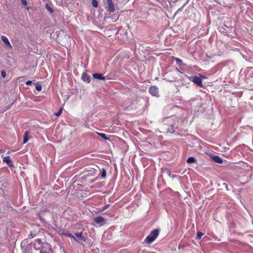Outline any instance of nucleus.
<instances>
[{
	"label": "nucleus",
	"instance_id": "f257e3e1",
	"mask_svg": "<svg viewBox=\"0 0 253 253\" xmlns=\"http://www.w3.org/2000/svg\"><path fill=\"white\" fill-rule=\"evenodd\" d=\"M159 234V230L156 229L153 230L145 239V242L150 244L155 241Z\"/></svg>",
	"mask_w": 253,
	"mask_h": 253
},
{
	"label": "nucleus",
	"instance_id": "f03ea898",
	"mask_svg": "<svg viewBox=\"0 0 253 253\" xmlns=\"http://www.w3.org/2000/svg\"><path fill=\"white\" fill-rule=\"evenodd\" d=\"M202 76H191L190 77V80L194 82L195 84H197L199 86H202V81L201 80Z\"/></svg>",
	"mask_w": 253,
	"mask_h": 253
},
{
	"label": "nucleus",
	"instance_id": "7ed1b4c3",
	"mask_svg": "<svg viewBox=\"0 0 253 253\" xmlns=\"http://www.w3.org/2000/svg\"><path fill=\"white\" fill-rule=\"evenodd\" d=\"M40 253H53L51 246L45 243L42 248Z\"/></svg>",
	"mask_w": 253,
	"mask_h": 253
},
{
	"label": "nucleus",
	"instance_id": "20e7f679",
	"mask_svg": "<svg viewBox=\"0 0 253 253\" xmlns=\"http://www.w3.org/2000/svg\"><path fill=\"white\" fill-rule=\"evenodd\" d=\"M44 244H42V241L40 239H38L35 241V242L33 245V247L34 249H35L36 250H40V249L41 250Z\"/></svg>",
	"mask_w": 253,
	"mask_h": 253
},
{
	"label": "nucleus",
	"instance_id": "39448f33",
	"mask_svg": "<svg viewBox=\"0 0 253 253\" xmlns=\"http://www.w3.org/2000/svg\"><path fill=\"white\" fill-rule=\"evenodd\" d=\"M94 221L95 223L101 226L105 224V219L102 216H97L94 218Z\"/></svg>",
	"mask_w": 253,
	"mask_h": 253
},
{
	"label": "nucleus",
	"instance_id": "423d86ee",
	"mask_svg": "<svg viewBox=\"0 0 253 253\" xmlns=\"http://www.w3.org/2000/svg\"><path fill=\"white\" fill-rule=\"evenodd\" d=\"M149 92L151 94L155 96H159V90L158 88L155 86H151L149 89Z\"/></svg>",
	"mask_w": 253,
	"mask_h": 253
},
{
	"label": "nucleus",
	"instance_id": "0eeeda50",
	"mask_svg": "<svg viewBox=\"0 0 253 253\" xmlns=\"http://www.w3.org/2000/svg\"><path fill=\"white\" fill-rule=\"evenodd\" d=\"M107 3L108 5V10L111 12H113L115 11L114 4L112 1V0H107Z\"/></svg>",
	"mask_w": 253,
	"mask_h": 253
},
{
	"label": "nucleus",
	"instance_id": "6e6552de",
	"mask_svg": "<svg viewBox=\"0 0 253 253\" xmlns=\"http://www.w3.org/2000/svg\"><path fill=\"white\" fill-rule=\"evenodd\" d=\"M1 40L5 44V45H6L9 48L11 49L12 48L11 43H10L8 39L6 37L2 36Z\"/></svg>",
	"mask_w": 253,
	"mask_h": 253
},
{
	"label": "nucleus",
	"instance_id": "1a4fd4ad",
	"mask_svg": "<svg viewBox=\"0 0 253 253\" xmlns=\"http://www.w3.org/2000/svg\"><path fill=\"white\" fill-rule=\"evenodd\" d=\"M119 35H120V36L122 35V37L121 38L122 39L124 40L125 38H126V32L124 30H119L118 31L117 35L118 38H119L120 37L119 36Z\"/></svg>",
	"mask_w": 253,
	"mask_h": 253
},
{
	"label": "nucleus",
	"instance_id": "9d476101",
	"mask_svg": "<svg viewBox=\"0 0 253 253\" xmlns=\"http://www.w3.org/2000/svg\"><path fill=\"white\" fill-rule=\"evenodd\" d=\"M211 157L215 162L218 164H222L223 163L222 159L218 156H213Z\"/></svg>",
	"mask_w": 253,
	"mask_h": 253
},
{
	"label": "nucleus",
	"instance_id": "9b49d317",
	"mask_svg": "<svg viewBox=\"0 0 253 253\" xmlns=\"http://www.w3.org/2000/svg\"><path fill=\"white\" fill-rule=\"evenodd\" d=\"M3 161L6 163L8 166H11L12 165V161L11 160L9 156H5L3 158Z\"/></svg>",
	"mask_w": 253,
	"mask_h": 253
},
{
	"label": "nucleus",
	"instance_id": "f8f14e48",
	"mask_svg": "<svg viewBox=\"0 0 253 253\" xmlns=\"http://www.w3.org/2000/svg\"><path fill=\"white\" fill-rule=\"evenodd\" d=\"M94 79H98V80H104L105 77H104L102 75L99 74H94L92 75Z\"/></svg>",
	"mask_w": 253,
	"mask_h": 253
},
{
	"label": "nucleus",
	"instance_id": "ddd939ff",
	"mask_svg": "<svg viewBox=\"0 0 253 253\" xmlns=\"http://www.w3.org/2000/svg\"><path fill=\"white\" fill-rule=\"evenodd\" d=\"M76 237L77 239L76 238V240L79 241V240L84 241V237L82 236V233H76L75 234Z\"/></svg>",
	"mask_w": 253,
	"mask_h": 253
},
{
	"label": "nucleus",
	"instance_id": "4468645a",
	"mask_svg": "<svg viewBox=\"0 0 253 253\" xmlns=\"http://www.w3.org/2000/svg\"><path fill=\"white\" fill-rule=\"evenodd\" d=\"M29 135V132L28 131H26L25 132L24 134V140H23V143L25 144L27 143L28 140H29V137L28 136Z\"/></svg>",
	"mask_w": 253,
	"mask_h": 253
},
{
	"label": "nucleus",
	"instance_id": "2eb2a0df",
	"mask_svg": "<svg viewBox=\"0 0 253 253\" xmlns=\"http://www.w3.org/2000/svg\"><path fill=\"white\" fill-rule=\"evenodd\" d=\"M187 163L189 164H193L196 163V160L194 157H191L187 159Z\"/></svg>",
	"mask_w": 253,
	"mask_h": 253
},
{
	"label": "nucleus",
	"instance_id": "dca6fc26",
	"mask_svg": "<svg viewBox=\"0 0 253 253\" xmlns=\"http://www.w3.org/2000/svg\"><path fill=\"white\" fill-rule=\"evenodd\" d=\"M98 135L100 136L101 137L103 138L105 140H108L109 138L106 137V134L105 133H97Z\"/></svg>",
	"mask_w": 253,
	"mask_h": 253
},
{
	"label": "nucleus",
	"instance_id": "f3484780",
	"mask_svg": "<svg viewBox=\"0 0 253 253\" xmlns=\"http://www.w3.org/2000/svg\"><path fill=\"white\" fill-rule=\"evenodd\" d=\"M46 8L50 12H52L53 11L52 8L51 7L50 5L48 3H46L45 5Z\"/></svg>",
	"mask_w": 253,
	"mask_h": 253
},
{
	"label": "nucleus",
	"instance_id": "a211bd4d",
	"mask_svg": "<svg viewBox=\"0 0 253 253\" xmlns=\"http://www.w3.org/2000/svg\"><path fill=\"white\" fill-rule=\"evenodd\" d=\"M35 87L38 91H41L42 89V85L39 84H36Z\"/></svg>",
	"mask_w": 253,
	"mask_h": 253
},
{
	"label": "nucleus",
	"instance_id": "6ab92c4d",
	"mask_svg": "<svg viewBox=\"0 0 253 253\" xmlns=\"http://www.w3.org/2000/svg\"><path fill=\"white\" fill-rule=\"evenodd\" d=\"M92 5L94 7H97L98 6V1L96 0H92Z\"/></svg>",
	"mask_w": 253,
	"mask_h": 253
},
{
	"label": "nucleus",
	"instance_id": "aec40b11",
	"mask_svg": "<svg viewBox=\"0 0 253 253\" xmlns=\"http://www.w3.org/2000/svg\"><path fill=\"white\" fill-rule=\"evenodd\" d=\"M82 78L84 80V81L89 82V79L86 75H83Z\"/></svg>",
	"mask_w": 253,
	"mask_h": 253
},
{
	"label": "nucleus",
	"instance_id": "412c9836",
	"mask_svg": "<svg viewBox=\"0 0 253 253\" xmlns=\"http://www.w3.org/2000/svg\"><path fill=\"white\" fill-rule=\"evenodd\" d=\"M106 172L104 169H102L101 170V177L105 178L106 177Z\"/></svg>",
	"mask_w": 253,
	"mask_h": 253
},
{
	"label": "nucleus",
	"instance_id": "4be33fe9",
	"mask_svg": "<svg viewBox=\"0 0 253 253\" xmlns=\"http://www.w3.org/2000/svg\"><path fill=\"white\" fill-rule=\"evenodd\" d=\"M203 234L201 232H197V239H200L203 236Z\"/></svg>",
	"mask_w": 253,
	"mask_h": 253
},
{
	"label": "nucleus",
	"instance_id": "5701e85b",
	"mask_svg": "<svg viewBox=\"0 0 253 253\" xmlns=\"http://www.w3.org/2000/svg\"><path fill=\"white\" fill-rule=\"evenodd\" d=\"M62 112V108H60V110L55 114L56 116H59Z\"/></svg>",
	"mask_w": 253,
	"mask_h": 253
},
{
	"label": "nucleus",
	"instance_id": "b1692460",
	"mask_svg": "<svg viewBox=\"0 0 253 253\" xmlns=\"http://www.w3.org/2000/svg\"><path fill=\"white\" fill-rule=\"evenodd\" d=\"M65 235H66V236H68V237H72L73 238V239H76L75 237H74L71 234H70V233H65Z\"/></svg>",
	"mask_w": 253,
	"mask_h": 253
},
{
	"label": "nucleus",
	"instance_id": "393cba45",
	"mask_svg": "<svg viewBox=\"0 0 253 253\" xmlns=\"http://www.w3.org/2000/svg\"><path fill=\"white\" fill-rule=\"evenodd\" d=\"M21 3L22 5H23L24 6H26L27 5V1L26 0H21Z\"/></svg>",
	"mask_w": 253,
	"mask_h": 253
},
{
	"label": "nucleus",
	"instance_id": "a878e982",
	"mask_svg": "<svg viewBox=\"0 0 253 253\" xmlns=\"http://www.w3.org/2000/svg\"><path fill=\"white\" fill-rule=\"evenodd\" d=\"M175 61H176V63L179 64H180L181 63H182V60L178 58H176Z\"/></svg>",
	"mask_w": 253,
	"mask_h": 253
},
{
	"label": "nucleus",
	"instance_id": "bb28decb",
	"mask_svg": "<svg viewBox=\"0 0 253 253\" xmlns=\"http://www.w3.org/2000/svg\"><path fill=\"white\" fill-rule=\"evenodd\" d=\"M1 76L3 78H4L6 77V73L4 71H2L1 72Z\"/></svg>",
	"mask_w": 253,
	"mask_h": 253
},
{
	"label": "nucleus",
	"instance_id": "cd10ccee",
	"mask_svg": "<svg viewBox=\"0 0 253 253\" xmlns=\"http://www.w3.org/2000/svg\"><path fill=\"white\" fill-rule=\"evenodd\" d=\"M106 18H107L108 19H109V18H111L112 20L113 21H116L117 20L118 18H114L113 19V18H115L116 17H110V16H109V17H106Z\"/></svg>",
	"mask_w": 253,
	"mask_h": 253
},
{
	"label": "nucleus",
	"instance_id": "c85d7f7f",
	"mask_svg": "<svg viewBox=\"0 0 253 253\" xmlns=\"http://www.w3.org/2000/svg\"><path fill=\"white\" fill-rule=\"evenodd\" d=\"M32 81H28L26 82V85H30L32 84Z\"/></svg>",
	"mask_w": 253,
	"mask_h": 253
},
{
	"label": "nucleus",
	"instance_id": "c756f323",
	"mask_svg": "<svg viewBox=\"0 0 253 253\" xmlns=\"http://www.w3.org/2000/svg\"><path fill=\"white\" fill-rule=\"evenodd\" d=\"M107 207H108V205H107V206H104V208H103V209L101 210V211H102L105 210V209H107Z\"/></svg>",
	"mask_w": 253,
	"mask_h": 253
},
{
	"label": "nucleus",
	"instance_id": "7c9ffc66",
	"mask_svg": "<svg viewBox=\"0 0 253 253\" xmlns=\"http://www.w3.org/2000/svg\"><path fill=\"white\" fill-rule=\"evenodd\" d=\"M95 18V19L94 20H96L97 19H98L99 18V16H97V17H94Z\"/></svg>",
	"mask_w": 253,
	"mask_h": 253
},
{
	"label": "nucleus",
	"instance_id": "2f4dec72",
	"mask_svg": "<svg viewBox=\"0 0 253 253\" xmlns=\"http://www.w3.org/2000/svg\"><path fill=\"white\" fill-rule=\"evenodd\" d=\"M173 132V130H172V131H170V132Z\"/></svg>",
	"mask_w": 253,
	"mask_h": 253
}]
</instances>
